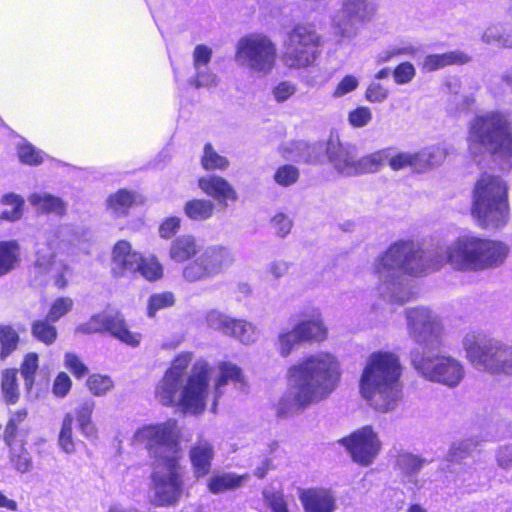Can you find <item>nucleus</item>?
Instances as JSON below:
<instances>
[{"label": "nucleus", "mask_w": 512, "mask_h": 512, "mask_svg": "<svg viewBox=\"0 0 512 512\" xmlns=\"http://www.w3.org/2000/svg\"><path fill=\"white\" fill-rule=\"evenodd\" d=\"M508 254L504 242L473 234L460 235L444 250L429 255L413 240H398L376 259L373 272L390 279L400 274L419 277L445 265L456 271L478 272L501 265Z\"/></svg>", "instance_id": "obj_1"}, {"label": "nucleus", "mask_w": 512, "mask_h": 512, "mask_svg": "<svg viewBox=\"0 0 512 512\" xmlns=\"http://www.w3.org/2000/svg\"><path fill=\"white\" fill-rule=\"evenodd\" d=\"M409 336L422 347L410 352L412 367L426 380L454 388L464 378V367L457 359L448 355H425L426 350L438 349L443 345V327L425 307L406 310Z\"/></svg>", "instance_id": "obj_2"}, {"label": "nucleus", "mask_w": 512, "mask_h": 512, "mask_svg": "<svg viewBox=\"0 0 512 512\" xmlns=\"http://www.w3.org/2000/svg\"><path fill=\"white\" fill-rule=\"evenodd\" d=\"M341 376L340 362L332 353L322 351L303 357L287 370V379L294 382L295 390L279 399L275 406L277 417L327 399L339 386Z\"/></svg>", "instance_id": "obj_3"}, {"label": "nucleus", "mask_w": 512, "mask_h": 512, "mask_svg": "<svg viewBox=\"0 0 512 512\" xmlns=\"http://www.w3.org/2000/svg\"><path fill=\"white\" fill-rule=\"evenodd\" d=\"M401 375L402 365L395 353L372 352L360 377V393L376 411L386 413L396 406Z\"/></svg>", "instance_id": "obj_4"}, {"label": "nucleus", "mask_w": 512, "mask_h": 512, "mask_svg": "<svg viewBox=\"0 0 512 512\" xmlns=\"http://www.w3.org/2000/svg\"><path fill=\"white\" fill-rule=\"evenodd\" d=\"M509 186L499 175L483 172L472 190L471 215L483 229H500L510 216Z\"/></svg>", "instance_id": "obj_5"}, {"label": "nucleus", "mask_w": 512, "mask_h": 512, "mask_svg": "<svg viewBox=\"0 0 512 512\" xmlns=\"http://www.w3.org/2000/svg\"><path fill=\"white\" fill-rule=\"evenodd\" d=\"M467 145L474 154L512 156V119L500 110L475 115L469 123Z\"/></svg>", "instance_id": "obj_6"}, {"label": "nucleus", "mask_w": 512, "mask_h": 512, "mask_svg": "<svg viewBox=\"0 0 512 512\" xmlns=\"http://www.w3.org/2000/svg\"><path fill=\"white\" fill-rule=\"evenodd\" d=\"M211 368L205 361H199L192 367L191 374L183 386L178 402L176 401L181 381L164 375L155 389V396L163 406L177 404L183 412L198 414L204 411L208 395Z\"/></svg>", "instance_id": "obj_7"}, {"label": "nucleus", "mask_w": 512, "mask_h": 512, "mask_svg": "<svg viewBox=\"0 0 512 512\" xmlns=\"http://www.w3.org/2000/svg\"><path fill=\"white\" fill-rule=\"evenodd\" d=\"M463 347L473 366L492 374H512V346L470 333L465 336Z\"/></svg>", "instance_id": "obj_8"}, {"label": "nucleus", "mask_w": 512, "mask_h": 512, "mask_svg": "<svg viewBox=\"0 0 512 512\" xmlns=\"http://www.w3.org/2000/svg\"><path fill=\"white\" fill-rule=\"evenodd\" d=\"M326 156L333 168L345 176H357L379 172L386 164L387 149H379L356 158V148L338 139H329Z\"/></svg>", "instance_id": "obj_9"}, {"label": "nucleus", "mask_w": 512, "mask_h": 512, "mask_svg": "<svg viewBox=\"0 0 512 512\" xmlns=\"http://www.w3.org/2000/svg\"><path fill=\"white\" fill-rule=\"evenodd\" d=\"M322 39L312 23H297L287 33L280 59L288 69L300 70L317 60Z\"/></svg>", "instance_id": "obj_10"}, {"label": "nucleus", "mask_w": 512, "mask_h": 512, "mask_svg": "<svg viewBox=\"0 0 512 512\" xmlns=\"http://www.w3.org/2000/svg\"><path fill=\"white\" fill-rule=\"evenodd\" d=\"M180 436L178 421L169 418L161 423L141 426L134 434V441L143 445L150 456L162 465L171 456L181 460Z\"/></svg>", "instance_id": "obj_11"}, {"label": "nucleus", "mask_w": 512, "mask_h": 512, "mask_svg": "<svg viewBox=\"0 0 512 512\" xmlns=\"http://www.w3.org/2000/svg\"><path fill=\"white\" fill-rule=\"evenodd\" d=\"M278 49L276 43L264 33H248L236 44L234 58L250 71L270 74L276 66Z\"/></svg>", "instance_id": "obj_12"}, {"label": "nucleus", "mask_w": 512, "mask_h": 512, "mask_svg": "<svg viewBox=\"0 0 512 512\" xmlns=\"http://www.w3.org/2000/svg\"><path fill=\"white\" fill-rule=\"evenodd\" d=\"M234 261L235 257L230 248L220 244L210 245L183 268L182 276L190 283L210 279L223 274Z\"/></svg>", "instance_id": "obj_13"}, {"label": "nucleus", "mask_w": 512, "mask_h": 512, "mask_svg": "<svg viewBox=\"0 0 512 512\" xmlns=\"http://www.w3.org/2000/svg\"><path fill=\"white\" fill-rule=\"evenodd\" d=\"M95 406L96 403L93 399L85 398L75 407L74 416L71 413L64 415L58 435V445L62 451L67 454L76 452V441L73 438L74 419L82 434L87 437L96 436L97 428L92 420Z\"/></svg>", "instance_id": "obj_14"}, {"label": "nucleus", "mask_w": 512, "mask_h": 512, "mask_svg": "<svg viewBox=\"0 0 512 512\" xmlns=\"http://www.w3.org/2000/svg\"><path fill=\"white\" fill-rule=\"evenodd\" d=\"M169 473L167 476L153 473L154 499L153 505L156 507H171L179 503L184 488L183 476L180 472L181 466L177 456L166 458L165 464H162Z\"/></svg>", "instance_id": "obj_15"}, {"label": "nucleus", "mask_w": 512, "mask_h": 512, "mask_svg": "<svg viewBox=\"0 0 512 512\" xmlns=\"http://www.w3.org/2000/svg\"><path fill=\"white\" fill-rule=\"evenodd\" d=\"M79 329L85 334L108 333L131 347H137L142 339L141 333L129 329L124 315L119 311L95 314Z\"/></svg>", "instance_id": "obj_16"}, {"label": "nucleus", "mask_w": 512, "mask_h": 512, "mask_svg": "<svg viewBox=\"0 0 512 512\" xmlns=\"http://www.w3.org/2000/svg\"><path fill=\"white\" fill-rule=\"evenodd\" d=\"M338 443L346 448L352 461L362 467L373 464L382 448L378 434L371 425L356 429Z\"/></svg>", "instance_id": "obj_17"}, {"label": "nucleus", "mask_w": 512, "mask_h": 512, "mask_svg": "<svg viewBox=\"0 0 512 512\" xmlns=\"http://www.w3.org/2000/svg\"><path fill=\"white\" fill-rule=\"evenodd\" d=\"M293 327L297 343H320L327 339L328 329L318 308H309L300 314Z\"/></svg>", "instance_id": "obj_18"}, {"label": "nucleus", "mask_w": 512, "mask_h": 512, "mask_svg": "<svg viewBox=\"0 0 512 512\" xmlns=\"http://www.w3.org/2000/svg\"><path fill=\"white\" fill-rule=\"evenodd\" d=\"M27 418L28 411L26 408L17 409L9 414L3 430V441L9 451L26 446L27 435L30 431Z\"/></svg>", "instance_id": "obj_19"}, {"label": "nucleus", "mask_w": 512, "mask_h": 512, "mask_svg": "<svg viewBox=\"0 0 512 512\" xmlns=\"http://www.w3.org/2000/svg\"><path fill=\"white\" fill-rule=\"evenodd\" d=\"M141 253L134 250L132 244L125 239L115 242L111 250L112 273L115 277L135 274Z\"/></svg>", "instance_id": "obj_20"}, {"label": "nucleus", "mask_w": 512, "mask_h": 512, "mask_svg": "<svg viewBox=\"0 0 512 512\" xmlns=\"http://www.w3.org/2000/svg\"><path fill=\"white\" fill-rule=\"evenodd\" d=\"M298 498L304 512H335L337 508L336 497L331 489L324 487H310L300 489Z\"/></svg>", "instance_id": "obj_21"}, {"label": "nucleus", "mask_w": 512, "mask_h": 512, "mask_svg": "<svg viewBox=\"0 0 512 512\" xmlns=\"http://www.w3.org/2000/svg\"><path fill=\"white\" fill-rule=\"evenodd\" d=\"M200 190L207 196L227 206L228 201L236 202L238 194L234 187L224 177L219 175L202 176L197 181Z\"/></svg>", "instance_id": "obj_22"}, {"label": "nucleus", "mask_w": 512, "mask_h": 512, "mask_svg": "<svg viewBox=\"0 0 512 512\" xmlns=\"http://www.w3.org/2000/svg\"><path fill=\"white\" fill-rule=\"evenodd\" d=\"M214 456V447L207 441L197 442L190 448L189 459L196 479L206 477L210 474Z\"/></svg>", "instance_id": "obj_23"}, {"label": "nucleus", "mask_w": 512, "mask_h": 512, "mask_svg": "<svg viewBox=\"0 0 512 512\" xmlns=\"http://www.w3.org/2000/svg\"><path fill=\"white\" fill-rule=\"evenodd\" d=\"M218 374L214 379V399L215 403L222 396V388L229 382L234 384H244L245 376L241 367L231 361H220L217 364Z\"/></svg>", "instance_id": "obj_24"}, {"label": "nucleus", "mask_w": 512, "mask_h": 512, "mask_svg": "<svg viewBox=\"0 0 512 512\" xmlns=\"http://www.w3.org/2000/svg\"><path fill=\"white\" fill-rule=\"evenodd\" d=\"M200 250L198 241L191 234L175 237L169 246V258L174 263H184L192 260Z\"/></svg>", "instance_id": "obj_25"}, {"label": "nucleus", "mask_w": 512, "mask_h": 512, "mask_svg": "<svg viewBox=\"0 0 512 512\" xmlns=\"http://www.w3.org/2000/svg\"><path fill=\"white\" fill-rule=\"evenodd\" d=\"M471 60L470 56L462 51H448L440 54H429L427 55L422 64L421 68L426 72H433L448 66L453 65H464Z\"/></svg>", "instance_id": "obj_26"}, {"label": "nucleus", "mask_w": 512, "mask_h": 512, "mask_svg": "<svg viewBox=\"0 0 512 512\" xmlns=\"http://www.w3.org/2000/svg\"><path fill=\"white\" fill-rule=\"evenodd\" d=\"M248 478V474L216 473L208 479L207 489L211 494H222L240 488Z\"/></svg>", "instance_id": "obj_27"}, {"label": "nucleus", "mask_w": 512, "mask_h": 512, "mask_svg": "<svg viewBox=\"0 0 512 512\" xmlns=\"http://www.w3.org/2000/svg\"><path fill=\"white\" fill-rule=\"evenodd\" d=\"M21 263V247L17 240L0 241V277L19 267Z\"/></svg>", "instance_id": "obj_28"}, {"label": "nucleus", "mask_w": 512, "mask_h": 512, "mask_svg": "<svg viewBox=\"0 0 512 512\" xmlns=\"http://www.w3.org/2000/svg\"><path fill=\"white\" fill-rule=\"evenodd\" d=\"M0 389L3 402L6 405H15L19 402L21 393L17 368L9 367L1 371Z\"/></svg>", "instance_id": "obj_29"}, {"label": "nucleus", "mask_w": 512, "mask_h": 512, "mask_svg": "<svg viewBox=\"0 0 512 512\" xmlns=\"http://www.w3.org/2000/svg\"><path fill=\"white\" fill-rule=\"evenodd\" d=\"M137 195L134 191L125 188L111 193L106 199V207L116 216L123 217L136 204Z\"/></svg>", "instance_id": "obj_30"}, {"label": "nucleus", "mask_w": 512, "mask_h": 512, "mask_svg": "<svg viewBox=\"0 0 512 512\" xmlns=\"http://www.w3.org/2000/svg\"><path fill=\"white\" fill-rule=\"evenodd\" d=\"M215 329L222 334L239 339L241 342L247 340L245 334L247 332V323L244 320L234 319L222 314H218L212 320Z\"/></svg>", "instance_id": "obj_31"}, {"label": "nucleus", "mask_w": 512, "mask_h": 512, "mask_svg": "<svg viewBox=\"0 0 512 512\" xmlns=\"http://www.w3.org/2000/svg\"><path fill=\"white\" fill-rule=\"evenodd\" d=\"M184 213L191 221H206L215 211V204L204 198H193L184 204Z\"/></svg>", "instance_id": "obj_32"}, {"label": "nucleus", "mask_w": 512, "mask_h": 512, "mask_svg": "<svg viewBox=\"0 0 512 512\" xmlns=\"http://www.w3.org/2000/svg\"><path fill=\"white\" fill-rule=\"evenodd\" d=\"M29 200L42 213H53L58 216H63L66 213L67 205L60 197L51 194H33Z\"/></svg>", "instance_id": "obj_33"}, {"label": "nucleus", "mask_w": 512, "mask_h": 512, "mask_svg": "<svg viewBox=\"0 0 512 512\" xmlns=\"http://www.w3.org/2000/svg\"><path fill=\"white\" fill-rule=\"evenodd\" d=\"M139 273L148 282H157L164 277V267L156 255L143 256L138 261L135 274Z\"/></svg>", "instance_id": "obj_34"}, {"label": "nucleus", "mask_w": 512, "mask_h": 512, "mask_svg": "<svg viewBox=\"0 0 512 512\" xmlns=\"http://www.w3.org/2000/svg\"><path fill=\"white\" fill-rule=\"evenodd\" d=\"M20 335L11 324H0V360L5 361L20 345Z\"/></svg>", "instance_id": "obj_35"}, {"label": "nucleus", "mask_w": 512, "mask_h": 512, "mask_svg": "<svg viewBox=\"0 0 512 512\" xmlns=\"http://www.w3.org/2000/svg\"><path fill=\"white\" fill-rule=\"evenodd\" d=\"M295 154L298 161L307 164H320L319 153L314 145L305 141H292L290 145L283 150V155Z\"/></svg>", "instance_id": "obj_36"}, {"label": "nucleus", "mask_w": 512, "mask_h": 512, "mask_svg": "<svg viewBox=\"0 0 512 512\" xmlns=\"http://www.w3.org/2000/svg\"><path fill=\"white\" fill-rule=\"evenodd\" d=\"M387 161L389 167L393 171H399L405 168H416L422 163V155L420 152H398L395 155L390 154L392 147H386Z\"/></svg>", "instance_id": "obj_37"}, {"label": "nucleus", "mask_w": 512, "mask_h": 512, "mask_svg": "<svg viewBox=\"0 0 512 512\" xmlns=\"http://www.w3.org/2000/svg\"><path fill=\"white\" fill-rule=\"evenodd\" d=\"M342 13L346 23L355 24L356 22H364L370 15L368 1L345 0Z\"/></svg>", "instance_id": "obj_38"}, {"label": "nucleus", "mask_w": 512, "mask_h": 512, "mask_svg": "<svg viewBox=\"0 0 512 512\" xmlns=\"http://www.w3.org/2000/svg\"><path fill=\"white\" fill-rule=\"evenodd\" d=\"M47 317L37 319L31 324V334L39 342L49 346L52 345L58 336L57 328Z\"/></svg>", "instance_id": "obj_39"}, {"label": "nucleus", "mask_w": 512, "mask_h": 512, "mask_svg": "<svg viewBox=\"0 0 512 512\" xmlns=\"http://www.w3.org/2000/svg\"><path fill=\"white\" fill-rule=\"evenodd\" d=\"M200 162L206 171H224L230 165L228 158L220 155L210 142L204 145Z\"/></svg>", "instance_id": "obj_40"}, {"label": "nucleus", "mask_w": 512, "mask_h": 512, "mask_svg": "<svg viewBox=\"0 0 512 512\" xmlns=\"http://www.w3.org/2000/svg\"><path fill=\"white\" fill-rule=\"evenodd\" d=\"M1 204L3 205H9L12 208L10 210L6 209L3 210L0 213V219L4 221L9 222H15L21 219L23 215V209H24V199L22 196L10 192L7 194H4L0 200Z\"/></svg>", "instance_id": "obj_41"}, {"label": "nucleus", "mask_w": 512, "mask_h": 512, "mask_svg": "<svg viewBox=\"0 0 512 512\" xmlns=\"http://www.w3.org/2000/svg\"><path fill=\"white\" fill-rule=\"evenodd\" d=\"M39 368V357L38 354L35 352H29L27 353L21 364L20 368L18 369V373H21V376L24 380V386L25 389L30 392L34 385H35V379L36 374Z\"/></svg>", "instance_id": "obj_42"}, {"label": "nucleus", "mask_w": 512, "mask_h": 512, "mask_svg": "<svg viewBox=\"0 0 512 512\" xmlns=\"http://www.w3.org/2000/svg\"><path fill=\"white\" fill-rule=\"evenodd\" d=\"M175 302V295L171 291L153 293L147 300L146 314L149 318H154L159 310L170 308Z\"/></svg>", "instance_id": "obj_43"}, {"label": "nucleus", "mask_w": 512, "mask_h": 512, "mask_svg": "<svg viewBox=\"0 0 512 512\" xmlns=\"http://www.w3.org/2000/svg\"><path fill=\"white\" fill-rule=\"evenodd\" d=\"M427 461L412 453L399 454L396 466L404 477H411L419 473Z\"/></svg>", "instance_id": "obj_44"}, {"label": "nucleus", "mask_w": 512, "mask_h": 512, "mask_svg": "<svg viewBox=\"0 0 512 512\" xmlns=\"http://www.w3.org/2000/svg\"><path fill=\"white\" fill-rule=\"evenodd\" d=\"M86 387L94 396H103L114 387V382L108 375L93 373L88 376Z\"/></svg>", "instance_id": "obj_45"}, {"label": "nucleus", "mask_w": 512, "mask_h": 512, "mask_svg": "<svg viewBox=\"0 0 512 512\" xmlns=\"http://www.w3.org/2000/svg\"><path fill=\"white\" fill-rule=\"evenodd\" d=\"M192 360V353L184 352L178 354L171 362L170 367L166 370V376L182 382L183 376Z\"/></svg>", "instance_id": "obj_46"}, {"label": "nucleus", "mask_w": 512, "mask_h": 512, "mask_svg": "<svg viewBox=\"0 0 512 512\" xmlns=\"http://www.w3.org/2000/svg\"><path fill=\"white\" fill-rule=\"evenodd\" d=\"M17 156L19 161L28 166H38L43 163L44 157L31 143H23L18 147Z\"/></svg>", "instance_id": "obj_47"}, {"label": "nucleus", "mask_w": 512, "mask_h": 512, "mask_svg": "<svg viewBox=\"0 0 512 512\" xmlns=\"http://www.w3.org/2000/svg\"><path fill=\"white\" fill-rule=\"evenodd\" d=\"M300 176L299 169L291 164L279 166L274 174L275 182L283 187L295 184Z\"/></svg>", "instance_id": "obj_48"}, {"label": "nucleus", "mask_w": 512, "mask_h": 512, "mask_svg": "<svg viewBox=\"0 0 512 512\" xmlns=\"http://www.w3.org/2000/svg\"><path fill=\"white\" fill-rule=\"evenodd\" d=\"M74 302L70 297H58L50 305L46 317L52 322H57L73 308Z\"/></svg>", "instance_id": "obj_49"}, {"label": "nucleus", "mask_w": 512, "mask_h": 512, "mask_svg": "<svg viewBox=\"0 0 512 512\" xmlns=\"http://www.w3.org/2000/svg\"><path fill=\"white\" fill-rule=\"evenodd\" d=\"M64 365L76 379H82L89 373L87 365L74 353L65 354Z\"/></svg>", "instance_id": "obj_50"}, {"label": "nucleus", "mask_w": 512, "mask_h": 512, "mask_svg": "<svg viewBox=\"0 0 512 512\" xmlns=\"http://www.w3.org/2000/svg\"><path fill=\"white\" fill-rule=\"evenodd\" d=\"M372 120V111L367 106H358L348 113V123L353 128H362Z\"/></svg>", "instance_id": "obj_51"}, {"label": "nucleus", "mask_w": 512, "mask_h": 512, "mask_svg": "<svg viewBox=\"0 0 512 512\" xmlns=\"http://www.w3.org/2000/svg\"><path fill=\"white\" fill-rule=\"evenodd\" d=\"M416 75L415 67L412 63L405 61L398 64L393 70V78L396 84L404 85L412 81Z\"/></svg>", "instance_id": "obj_52"}, {"label": "nucleus", "mask_w": 512, "mask_h": 512, "mask_svg": "<svg viewBox=\"0 0 512 512\" xmlns=\"http://www.w3.org/2000/svg\"><path fill=\"white\" fill-rule=\"evenodd\" d=\"M295 344L298 343L295 334H293V330L285 331L278 335L276 349L280 356L286 358L292 353Z\"/></svg>", "instance_id": "obj_53"}, {"label": "nucleus", "mask_w": 512, "mask_h": 512, "mask_svg": "<svg viewBox=\"0 0 512 512\" xmlns=\"http://www.w3.org/2000/svg\"><path fill=\"white\" fill-rule=\"evenodd\" d=\"M181 228V219L177 216L165 218L159 225L158 233L160 238L168 240L174 237Z\"/></svg>", "instance_id": "obj_54"}, {"label": "nucleus", "mask_w": 512, "mask_h": 512, "mask_svg": "<svg viewBox=\"0 0 512 512\" xmlns=\"http://www.w3.org/2000/svg\"><path fill=\"white\" fill-rule=\"evenodd\" d=\"M10 461L16 470L25 473L30 470L32 463L28 456V452L23 448H16L10 451Z\"/></svg>", "instance_id": "obj_55"}, {"label": "nucleus", "mask_w": 512, "mask_h": 512, "mask_svg": "<svg viewBox=\"0 0 512 512\" xmlns=\"http://www.w3.org/2000/svg\"><path fill=\"white\" fill-rule=\"evenodd\" d=\"M72 388V380L66 372H59L52 385V392L58 398L67 396Z\"/></svg>", "instance_id": "obj_56"}, {"label": "nucleus", "mask_w": 512, "mask_h": 512, "mask_svg": "<svg viewBox=\"0 0 512 512\" xmlns=\"http://www.w3.org/2000/svg\"><path fill=\"white\" fill-rule=\"evenodd\" d=\"M212 49L205 44H198L193 51V66L196 70L206 67L212 59Z\"/></svg>", "instance_id": "obj_57"}, {"label": "nucleus", "mask_w": 512, "mask_h": 512, "mask_svg": "<svg viewBox=\"0 0 512 512\" xmlns=\"http://www.w3.org/2000/svg\"><path fill=\"white\" fill-rule=\"evenodd\" d=\"M359 85L358 79L353 75L344 76L340 82L336 85L333 90L332 96L340 98L352 91H354Z\"/></svg>", "instance_id": "obj_58"}, {"label": "nucleus", "mask_w": 512, "mask_h": 512, "mask_svg": "<svg viewBox=\"0 0 512 512\" xmlns=\"http://www.w3.org/2000/svg\"><path fill=\"white\" fill-rule=\"evenodd\" d=\"M389 91L380 83H371L365 91V99L371 103H381L387 99Z\"/></svg>", "instance_id": "obj_59"}, {"label": "nucleus", "mask_w": 512, "mask_h": 512, "mask_svg": "<svg viewBox=\"0 0 512 512\" xmlns=\"http://www.w3.org/2000/svg\"><path fill=\"white\" fill-rule=\"evenodd\" d=\"M296 92V85L290 81H281L273 89V96L278 103L288 100Z\"/></svg>", "instance_id": "obj_60"}, {"label": "nucleus", "mask_w": 512, "mask_h": 512, "mask_svg": "<svg viewBox=\"0 0 512 512\" xmlns=\"http://www.w3.org/2000/svg\"><path fill=\"white\" fill-rule=\"evenodd\" d=\"M275 233L280 237H285L292 228V221L283 213L276 214L271 220Z\"/></svg>", "instance_id": "obj_61"}, {"label": "nucleus", "mask_w": 512, "mask_h": 512, "mask_svg": "<svg viewBox=\"0 0 512 512\" xmlns=\"http://www.w3.org/2000/svg\"><path fill=\"white\" fill-rule=\"evenodd\" d=\"M471 454L470 444L467 442H461L457 445H453L449 451V461L461 462L462 460L469 457Z\"/></svg>", "instance_id": "obj_62"}, {"label": "nucleus", "mask_w": 512, "mask_h": 512, "mask_svg": "<svg viewBox=\"0 0 512 512\" xmlns=\"http://www.w3.org/2000/svg\"><path fill=\"white\" fill-rule=\"evenodd\" d=\"M266 501L272 512H289L286 501L280 495L271 494L266 497Z\"/></svg>", "instance_id": "obj_63"}, {"label": "nucleus", "mask_w": 512, "mask_h": 512, "mask_svg": "<svg viewBox=\"0 0 512 512\" xmlns=\"http://www.w3.org/2000/svg\"><path fill=\"white\" fill-rule=\"evenodd\" d=\"M288 271V264L284 262L272 263L270 266V272L275 278H280Z\"/></svg>", "instance_id": "obj_64"}]
</instances>
